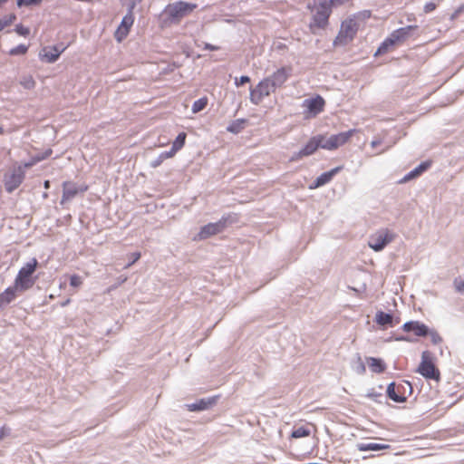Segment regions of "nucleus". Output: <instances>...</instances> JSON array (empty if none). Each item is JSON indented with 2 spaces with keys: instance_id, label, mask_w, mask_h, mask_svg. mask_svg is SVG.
Instances as JSON below:
<instances>
[{
  "instance_id": "nucleus-23",
  "label": "nucleus",
  "mask_w": 464,
  "mask_h": 464,
  "mask_svg": "<svg viewBox=\"0 0 464 464\" xmlns=\"http://www.w3.org/2000/svg\"><path fill=\"white\" fill-rule=\"evenodd\" d=\"M357 449L360 451L382 450L390 449V445L379 443H360L357 445Z\"/></svg>"
},
{
  "instance_id": "nucleus-22",
  "label": "nucleus",
  "mask_w": 464,
  "mask_h": 464,
  "mask_svg": "<svg viewBox=\"0 0 464 464\" xmlns=\"http://www.w3.org/2000/svg\"><path fill=\"white\" fill-rule=\"evenodd\" d=\"M367 364L371 371L375 373H382L386 369L385 363L382 360L374 357L367 358Z\"/></svg>"
},
{
  "instance_id": "nucleus-13",
  "label": "nucleus",
  "mask_w": 464,
  "mask_h": 464,
  "mask_svg": "<svg viewBox=\"0 0 464 464\" xmlns=\"http://www.w3.org/2000/svg\"><path fill=\"white\" fill-rule=\"evenodd\" d=\"M324 135H316L312 137L305 146L295 156V159H300L303 156L312 155L318 148H322Z\"/></svg>"
},
{
  "instance_id": "nucleus-53",
  "label": "nucleus",
  "mask_w": 464,
  "mask_h": 464,
  "mask_svg": "<svg viewBox=\"0 0 464 464\" xmlns=\"http://www.w3.org/2000/svg\"><path fill=\"white\" fill-rule=\"evenodd\" d=\"M5 130L3 129V127L0 126V135L4 134Z\"/></svg>"
},
{
  "instance_id": "nucleus-58",
  "label": "nucleus",
  "mask_w": 464,
  "mask_h": 464,
  "mask_svg": "<svg viewBox=\"0 0 464 464\" xmlns=\"http://www.w3.org/2000/svg\"><path fill=\"white\" fill-rule=\"evenodd\" d=\"M384 152V150H382L381 151H379V154H382Z\"/></svg>"
},
{
  "instance_id": "nucleus-39",
  "label": "nucleus",
  "mask_w": 464,
  "mask_h": 464,
  "mask_svg": "<svg viewBox=\"0 0 464 464\" xmlns=\"http://www.w3.org/2000/svg\"><path fill=\"white\" fill-rule=\"evenodd\" d=\"M454 286L458 292L463 293L464 292V279H462L460 277L455 278Z\"/></svg>"
},
{
  "instance_id": "nucleus-54",
  "label": "nucleus",
  "mask_w": 464,
  "mask_h": 464,
  "mask_svg": "<svg viewBox=\"0 0 464 464\" xmlns=\"http://www.w3.org/2000/svg\"><path fill=\"white\" fill-rule=\"evenodd\" d=\"M70 303V300L68 299L67 301H65L64 303H63V306L68 304Z\"/></svg>"
},
{
  "instance_id": "nucleus-20",
  "label": "nucleus",
  "mask_w": 464,
  "mask_h": 464,
  "mask_svg": "<svg viewBox=\"0 0 464 464\" xmlns=\"http://www.w3.org/2000/svg\"><path fill=\"white\" fill-rule=\"evenodd\" d=\"M18 291L19 290L13 285L0 293V309L11 304L16 298Z\"/></svg>"
},
{
  "instance_id": "nucleus-12",
  "label": "nucleus",
  "mask_w": 464,
  "mask_h": 464,
  "mask_svg": "<svg viewBox=\"0 0 464 464\" xmlns=\"http://www.w3.org/2000/svg\"><path fill=\"white\" fill-rule=\"evenodd\" d=\"M133 23V11H130V9H129L128 14L123 17L121 24L119 25L115 32V37L119 42L122 41L128 35Z\"/></svg>"
},
{
  "instance_id": "nucleus-5",
  "label": "nucleus",
  "mask_w": 464,
  "mask_h": 464,
  "mask_svg": "<svg viewBox=\"0 0 464 464\" xmlns=\"http://www.w3.org/2000/svg\"><path fill=\"white\" fill-rule=\"evenodd\" d=\"M25 178V171L22 165L14 167L4 175L5 188L8 193H12L20 187Z\"/></svg>"
},
{
  "instance_id": "nucleus-4",
  "label": "nucleus",
  "mask_w": 464,
  "mask_h": 464,
  "mask_svg": "<svg viewBox=\"0 0 464 464\" xmlns=\"http://www.w3.org/2000/svg\"><path fill=\"white\" fill-rule=\"evenodd\" d=\"M417 372L425 379L434 380L436 382L440 381V372L436 367L431 354L428 351H424L422 353L421 361L419 364Z\"/></svg>"
},
{
  "instance_id": "nucleus-16",
  "label": "nucleus",
  "mask_w": 464,
  "mask_h": 464,
  "mask_svg": "<svg viewBox=\"0 0 464 464\" xmlns=\"http://www.w3.org/2000/svg\"><path fill=\"white\" fill-rule=\"evenodd\" d=\"M218 397L219 396H213V397H209V398L200 399L198 401H196L195 403L187 404L186 407H187L188 411H198L208 410V409L211 408L212 406H214L218 402Z\"/></svg>"
},
{
  "instance_id": "nucleus-21",
  "label": "nucleus",
  "mask_w": 464,
  "mask_h": 464,
  "mask_svg": "<svg viewBox=\"0 0 464 464\" xmlns=\"http://www.w3.org/2000/svg\"><path fill=\"white\" fill-rule=\"evenodd\" d=\"M343 169V166H338L329 171L322 173L314 181L311 188H319L329 183L333 178Z\"/></svg>"
},
{
  "instance_id": "nucleus-45",
  "label": "nucleus",
  "mask_w": 464,
  "mask_h": 464,
  "mask_svg": "<svg viewBox=\"0 0 464 464\" xmlns=\"http://www.w3.org/2000/svg\"><path fill=\"white\" fill-rule=\"evenodd\" d=\"M9 434V429L5 426L0 428V441Z\"/></svg>"
},
{
  "instance_id": "nucleus-46",
  "label": "nucleus",
  "mask_w": 464,
  "mask_h": 464,
  "mask_svg": "<svg viewBox=\"0 0 464 464\" xmlns=\"http://www.w3.org/2000/svg\"><path fill=\"white\" fill-rule=\"evenodd\" d=\"M163 160H164L162 158H160V156L158 160H156L155 161H153L151 163V167H153V168L159 167L162 163Z\"/></svg>"
},
{
  "instance_id": "nucleus-19",
  "label": "nucleus",
  "mask_w": 464,
  "mask_h": 464,
  "mask_svg": "<svg viewBox=\"0 0 464 464\" xmlns=\"http://www.w3.org/2000/svg\"><path fill=\"white\" fill-rule=\"evenodd\" d=\"M64 50L65 48L59 50L57 46L44 47L40 52V58L47 63H54Z\"/></svg>"
},
{
  "instance_id": "nucleus-18",
  "label": "nucleus",
  "mask_w": 464,
  "mask_h": 464,
  "mask_svg": "<svg viewBox=\"0 0 464 464\" xmlns=\"http://www.w3.org/2000/svg\"><path fill=\"white\" fill-rule=\"evenodd\" d=\"M402 329L404 332H413L419 337L427 336L429 333L428 326L419 321L407 322L402 325Z\"/></svg>"
},
{
  "instance_id": "nucleus-44",
  "label": "nucleus",
  "mask_w": 464,
  "mask_h": 464,
  "mask_svg": "<svg viewBox=\"0 0 464 464\" xmlns=\"http://www.w3.org/2000/svg\"><path fill=\"white\" fill-rule=\"evenodd\" d=\"M178 151H174L173 148L171 147L169 151H166L160 154V158L163 160L173 157Z\"/></svg>"
},
{
  "instance_id": "nucleus-7",
  "label": "nucleus",
  "mask_w": 464,
  "mask_h": 464,
  "mask_svg": "<svg viewBox=\"0 0 464 464\" xmlns=\"http://www.w3.org/2000/svg\"><path fill=\"white\" fill-rule=\"evenodd\" d=\"M355 132L356 130L353 129L338 134L331 135L330 137L324 135L322 149L327 150H337L339 147L347 143Z\"/></svg>"
},
{
  "instance_id": "nucleus-32",
  "label": "nucleus",
  "mask_w": 464,
  "mask_h": 464,
  "mask_svg": "<svg viewBox=\"0 0 464 464\" xmlns=\"http://www.w3.org/2000/svg\"><path fill=\"white\" fill-rule=\"evenodd\" d=\"M208 100L207 97L200 98V99L197 100L196 102H194V103L192 105L193 113H198V112L201 111L202 110H204L208 105Z\"/></svg>"
},
{
  "instance_id": "nucleus-1",
  "label": "nucleus",
  "mask_w": 464,
  "mask_h": 464,
  "mask_svg": "<svg viewBox=\"0 0 464 464\" xmlns=\"http://www.w3.org/2000/svg\"><path fill=\"white\" fill-rule=\"evenodd\" d=\"M309 9L312 14L309 24L311 32L316 34L319 30H324L329 24V17L332 14L328 0H313Z\"/></svg>"
},
{
  "instance_id": "nucleus-31",
  "label": "nucleus",
  "mask_w": 464,
  "mask_h": 464,
  "mask_svg": "<svg viewBox=\"0 0 464 464\" xmlns=\"http://www.w3.org/2000/svg\"><path fill=\"white\" fill-rule=\"evenodd\" d=\"M186 138H187V134L185 132H180L177 136V138L175 139V140L172 143V148H173L174 151H179V150H181L183 148V146L185 145Z\"/></svg>"
},
{
  "instance_id": "nucleus-28",
  "label": "nucleus",
  "mask_w": 464,
  "mask_h": 464,
  "mask_svg": "<svg viewBox=\"0 0 464 464\" xmlns=\"http://www.w3.org/2000/svg\"><path fill=\"white\" fill-rule=\"evenodd\" d=\"M311 434V430L309 425H302L300 427H295L292 431V438H303L308 437Z\"/></svg>"
},
{
  "instance_id": "nucleus-9",
  "label": "nucleus",
  "mask_w": 464,
  "mask_h": 464,
  "mask_svg": "<svg viewBox=\"0 0 464 464\" xmlns=\"http://www.w3.org/2000/svg\"><path fill=\"white\" fill-rule=\"evenodd\" d=\"M407 388L411 390V385L409 382L401 383L392 382L387 388V395L395 402H404L408 398Z\"/></svg>"
},
{
  "instance_id": "nucleus-43",
  "label": "nucleus",
  "mask_w": 464,
  "mask_h": 464,
  "mask_svg": "<svg viewBox=\"0 0 464 464\" xmlns=\"http://www.w3.org/2000/svg\"><path fill=\"white\" fill-rule=\"evenodd\" d=\"M127 2L128 9L133 11L136 5L141 2V0H125Z\"/></svg>"
},
{
  "instance_id": "nucleus-38",
  "label": "nucleus",
  "mask_w": 464,
  "mask_h": 464,
  "mask_svg": "<svg viewBox=\"0 0 464 464\" xmlns=\"http://www.w3.org/2000/svg\"><path fill=\"white\" fill-rule=\"evenodd\" d=\"M15 32L22 36H27L30 34L29 28L23 24H17L15 26Z\"/></svg>"
},
{
  "instance_id": "nucleus-50",
  "label": "nucleus",
  "mask_w": 464,
  "mask_h": 464,
  "mask_svg": "<svg viewBox=\"0 0 464 464\" xmlns=\"http://www.w3.org/2000/svg\"><path fill=\"white\" fill-rule=\"evenodd\" d=\"M43 0H29V2L31 3V5H38L42 2Z\"/></svg>"
},
{
  "instance_id": "nucleus-24",
  "label": "nucleus",
  "mask_w": 464,
  "mask_h": 464,
  "mask_svg": "<svg viewBox=\"0 0 464 464\" xmlns=\"http://www.w3.org/2000/svg\"><path fill=\"white\" fill-rule=\"evenodd\" d=\"M375 322L382 326L392 325L393 317L390 314H386L382 311H379L375 315Z\"/></svg>"
},
{
  "instance_id": "nucleus-57",
  "label": "nucleus",
  "mask_w": 464,
  "mask_h": 464,
  "mask_svg": "<svg viewBox=\"0 0 464 464\" xmlns=\"http://www.w3.org/2000/svg\"><path fill=\"white\" fill-rule=\"evenodd\" d=\"M384 152V150H382L381 151H379V154H382Z\"/></svg>"
},
{
  "instance_id": "nucleus-15",
  "label": "nucleus",
  "mask_w": 464,
  "mask_h": 464,
  "mask_svg": "<svg viewBox=\"0 0 464 464\" xmlns=\"http://www.w3.org/2000/svg\"><path fill=\"white\" fill-rule=\"evenodd\" d=\"M63 197H62V203H64L68 200H71L79 192H84L87 190V187L79 188L76 184L65 181L63 183Z\"/></svg>"
},
{
  "instance_id": "nucleus-11",
  "label": "nucleus",
  "mask_w": 464,
  "mask_h": 464,
  "mask_svg": "<svg viewBox=\"0 0 464 464\" xmlns=\"http://www.w3.org/2000/svg\"><path fill=\"white\" fill-rule=\"evenodd\" d=\"M325 102L320 95L314 98L306 99L303 102L304 109V114L306 118L315 117L317 114L322 112L324 109Z\"/></svg>"
},
{
  "instance_id": "nucleus-14",
  "label": "nucleus",
  "mask_w": 464,
  "mask_h": 464,
  "mask_svg": "<svg viewBox=\"0 0 464 464\" xmlns=\"http://www.w3.org/2000/svg\"><path fill=\"white\" fill-rule=\"evenodd\" d=\"M226 227V221H218L217 223H209L201 227L198 237L199 239H206L211 236L217 235L224 230Z\"/></svg>"
},
{
  "instance_id": "nucleus-56",
  "label": "nucleus",
  "mask_w": 464,
  "mask_h": 464,
  "mask_svg": "<svg viewBox=\"0 0 464 464\" xmlns=\"http://www.w3.org/2000/svg\"><path fill=\"white\" fill-rule=\"evenodd\" d=\"M384 152V150H382L381 151H379V154H382Z\"/></svg>"
},
{
  "instance_id": "nucleus-40",
  "label": "nucleus",
  "mask_w": 464,
  "mask_h": 464,
  "mask_svg": "<svg viewBox=\"0 0 464 464\" xmlns=\"http://www.w3.org/2000/svg\"><path fill=\"white\" fill-rule=\"evenodd\" d=\"M437 8V4L434 2H428L425 4L423 10L426 14L434 11Z\"/></svg>"
},
{
  "instance_id": "nucleus-36",
  "label": "nucleus",
  "mask_w": 464,
  "mask_h": 464,
  "mask_svg": "<svg viewBox=\"0 0 464 464\" xmlns=\"http://www.w3.org/2000/svg\"><path fill=\"white\" fill-rule=\"evenodd\" d=\"M21 84L25 88V89H33L35 85V82L34 80V78L32 76H26L24 77L22 81H21Z\"/></svg>"
},
{
  "instance_id": "nucleus-47",
  "label": "nucleus",
  "mask_w": 464,
  "mask_h": 464,
  "mask_svg": "<svg viewBox=\"0 0 464 464\" xmlns=\"http://www.w3.org/2000/svg\"><path fill=\"white\" fill-rule=\"evenodd\" d=\"M17 5L19 7L23 5H31V3L29 2V0H17Z\"/></svg>"
},
{
  "instance_id": "nucleus-52",
  "label": "nucleus",
  "mask_w": 464,
  "mask_h": 464,
  "mask_svg": "<svg viewBox=\"0 0 464 464\" xmlns=\"http://www.w3.org/2000/svg\"><path fill=\"white\" fill-rule=\"evenodd\" d=\"M8 0H0V7L6 3Z\"/></svg>"
},
{
  "instance_id": "nucleus-30",
  "label": "nucleus",
  "mask_w": 464,
  "mask_h": 464,
  "mask_svg": "<svg viewBox=\"0 0 464 464\" xmlns=\"http://www.w3.org/2000/svg\"><path fill=\"white\" fill-rule=\"evenodd\" d=\"M245 120H237L232 121L229 126L227 128V131L232 133H238L240 132L245 126Z\"/></svg>"
},
{
  "instance_id": "nucleus-34",
  "label": "nucleus",
  "mask_w": 464,
  "mask_h": 464,
  "mask_svg": "<svg viewBox=\"0 0 464 464\" xmlns=\"http://www.w3.org/2000/svg\"><path fill=\"white\" fill-rule=\"evenodd\" d=\"M27 51H28V46H26L24 44H19L18 46L12 48L9 51V54L10 55H24L27 53Z\"/></svg>"
},
{
  "instance_id": "nucleus-2",
  "label": "nucleus",
  "mask_w": 464,
  "mask_h": 464,
  "mask_svg": "<svg viewBox=\"0 0 464 464\" xmlns=\"http://www.w3.org/2000/svg\"><path fill=\"white\" fill-rule=\"evenodd\" d=\"M38 266L36 258H32L28 263L23 266L18 271L14 285L20 291L24 292L33 287L35 278L33 276Z\"/></svg>"
},
{
  "instance_id": "nucleus-35",
  "label": "nucleus",
  "mask_w": 464,
  "mask_h": 464,
  "mask_svg": "<svg viewBox=\"0 0 464 464\" xmlns=\"http://www.w3.org/2000/svg\"><path fill=\"white\" fill-rule=\"evenodd\" d=\"M428 335L430 338V341L433 344H439L442 342L441 336L439 334V333L435 330H430Z\"/></svg>"
},
{
  "instance_id": "nucleus-8",
  "label": "nucleus",
  "mask_w": 464,
  "mask_h": 464,
  "mask_svg": "<svg viewBox=\"0 0 464 464\" xmlns=\"http://www.w3.org/2000/svg\"><path fill=\"white\" fill-rule=\"evenodd\" d=\"M359 29V24L353 18L346 19L342 23L336 41L346 44L352 41Z\"/></svg>"
},
{
  "instance_id": "nucleus-41",
  "label": "nucleus",
  "mask_w": 464,
  "mask_h": 464,
  "mask_svg": "<svg viewBox=\"0 0 464 464\" xmlns=\"http://www.w3.org/2000/svg\"><path fill=\"white\" fill-rule=\"evenodd\" d=\"M141 255L140 252H134L130 255V262L126 266V268L130 267V266H132L134 263H136L140 258Z\"/></svg>"
},
{
  "instance_id": "nucleus-10",
  "label": "nucleus",
  "mask_w": 464,
  "mask_h": 464,
  "mask_svg": "<svg viewBox=\"0 0 464 464\" xmlns=\"http://www.w3.org/2000/svg\"><path fill=\"white\" fill-rule=\"evenodd\" d=\"M393 238L394 235L388 229H382L371 236L369 246L374 251H381L386 246V245L392 242Z\"/></svg>"
},
{
  "instance_id": "nucleus-51",
  "label": "nucleus",
  "mask_w": 464,
  "mask_h": 464,
  "mask_svg": "<svg viewBox=\"0 0 464 464\" xmlns=\"http://www.w3.org/2000/svg\"><path fill=\"white\" fill-rule=\"evenodd\" d=\"M44 187L45 189H48L50 188V181L49 180H45L44 183Z\"/></svg>"
},
{
  "instance_id": "nucleus-17",
  "label": "nucleus",
  "mask_w": 464,
  "mask_h": 464,
  "mask_svg": "<svg viewBox=\"0 0 464 464\" xmlns=\"http://www.w3.org/2000/svg\"><path fill=\"white\" fill-rule=\"evenodd\" d=\"M417 28H418L417 25H408L405 27H401V28H399V29L393 31L390 34V37L392 40L394 44H402L404 41H406L408 39L411 33L413 30H416Z\"/></svg>"
},
{
  "instance_id": "nucleus-26",
  "label": "nucleus",
  "mask_w": 464,
  "mask_h": 464,
  "mask_svg": "<svg viewBox=\"0 0 464 464\" xmlns=\"http://www.w3.org/2000/svg\"><path fill=\"white\" fill-rule=\"evenodd\" d=\"M430 161H425L420 163L417 168L411 170L405 178L404 180H410L411 179L420 176L422 172L427 170L430 167Z\"/></svg>"
},
{
  "instance_id": "nucleus-42",
  "label": "nucleus",
  "mask_w": 464,
  "mask_h": 464,
  "mask_svg": "<svg viewBox=\"0 0 464 464\" xmlns=\"http://www.w3.org/2000/svg\"><path fill=\"white\" fill-rule=\"evenodd\" d=\"M250 82V78L248 76H241L239 79L236 78V85L237 86H240V85H243L245 83H248Z\"/></svg>"
},
{
  "instance_id": "nucleus-6",
  "label": "nucleus",
  "mask_w": 464,
  "mask_h": 464,
  "mask_svg": "<svg viewBox=\"0 0 464 464\" xmlns=\"http://www.w3.org/2000/svg\"><path fill=\"white\" fill-rule=\"evenodd\" d=\"M273 92H275V82H272L271 79L266 78L259 82L255 88L250 89V101L257 105Z\"/></svg>"
},
{
  "instance_id": "nucleus-25",
  "label": "nucleus",
  "mask_w": 464,
  "mask_h": 464,
  "mask_svg": "<svg viewBox=\"0 0 464 464\" xmlns=\"http://www.w3.org/2000/svg\"><path fill=\"white\" fill-rule=\"evenodd\" d=\"M395 45L396 44H393L392 40L389 36L381 44V45L378 47L377 51L375 52L374 55L380 56V55L385 54L388 52H390L391 50H392Z\"/></svg>"
},
{
  "instance_id": "nucleus-49",
  "label": "nucleus",
  "mask_w": 464,
  "mask_h": 464,
  "mask_svg": "<svg viewBox=\"0 0 464 464\" xmlns=\"http://www.w3.org/2000/svg\"><path fill=\"white\" fill-rule=\"evenodd\" d=\"M381 144H382V140H372V141L371 142V146H372V148H373V149H374L376 146L381 145Z\"/></svg>"
},
{
  "instance_id": "nucleus-37",
  "label": "nucleus",
  "mask_w": 464,
  "mask_h": 464,
  "mask_svg": "<svg viewBox=\"0 0 464 464\" xmlns=\"http://www.w3.org/2000/svg\"><path fill=\"white\" fill-rule=\"evenodd\" d=\"M70 285L72 287H79V286H81L82 285V277L80 276H78V275H72L70 277Z\"/></svg>"
},
{
  "instance_id": "nucleus-3",
  "label": "nucleus",
  "mask_w": 464,
  "mask_h": 464,
  "mask_svg": "<svg viewBox=\"0 0 464 464\" xmlns=\"http://www.w3.org/2000/svg\"><path fill=\"white\" fill-rule=\"evenodd\" d=\"M197 7V4L178 1L168 5L165 13L171 23H179L181 19L190 14Z\"/></svg>"
},
{
  "instance_id": "nucleus-27",
  "label": "nucleus",
  "mask_w": 464,
  "mask_h": 464,
  "mask_svg": "<svg viewBox=\"0 0 464 464\" xmlns=\"http://www.w3.org/2000/svg\"><path fill=\"white\" fill-rule=\"evenodd\" d=\"M269 79L272 80V82H275L276 89L277 86H280L287 80V73L284 69L278 70L271 77H269Z\"/></svg>"
},
{
  "instance_id": "nucleus-29",
  "label": "nucleus",
  "mask_w": 464,
  "mask_h": 464,
  "mask_svg": "<svg viewBox=\"0 0 464 464\" xmlns=\"http://www.w3.org/2000/svg\"><path fill=\"white\" fill-rule=\"evenodd\" d=\"M52 154V150H49L48 151H46L45 153H44L43 155H37L34 158L31 159L30 161L28 162H25L22 167L23 169H28V168H31L33 167L34 164H36L37 162L41 161V160H44V159H46L47 157H49L50 155Z\"/></svg>"
},
{
  "instance_id": "nucleus-48",
  "label": "nucleus",
  "mask_w": 464,
  "mask_h": 464,
  "mask_svg": "<svg viewBox=\"0 0 464 464\" xmlns=\"http://www.w3.org/2000/svg\"><path fill=\"white\" fill-rule=\"evenodd\" d=\"M204 49L209 50V51H216V50H218L219 48L218 46L212 45L210 44H206Z\"/></svg>"
},
{
  "instance_id": "nucleus-55",
  "label": "nucleus",
  "mask_w": 464,
  "mask_h": 464,
  "mask_svg": "<svg viewBox=\"0 0 464 464\" xmlns=\"http://www.w3.org/2000/svg\"><path fill=\"white\" fill-rule=\"evenodd\" d=\"M43 198H48V194H47L46 192H45V193H44V194H43Z\"/></svg>"
},
{
  "instance_id": "nucleus-33",
  "label": "nucleus",
  "mask_w": 464,
  "mask_h": 464,
  "mask_svg": "<svg viewBox=\"0 0 464 464\" xmlns=\"http://www.w3.org/2000/svg\"><path fill=\"white\" fill-rule=\"evenodd\" d=\"M16 19L15 14H10L4 18L0 19V31H2L4 28L11 25Z\"/></svg>"
}]
</instances>
